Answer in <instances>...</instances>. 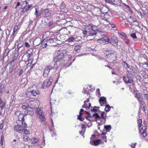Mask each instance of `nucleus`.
<instances>
[{
  "instance_id": "nucleus-18",
  "label": "nucleus",
  "mask_w": 148,
  "mask_h": 148,
  "mask_svg": "<svg viewBox=\"0 0 148 148\" xmlns=\"http://www.w3.org/2000/svg\"><path fill=\"white\" fill-rule=\"evenodd\" d=\"M101 140L98 139L95 140H91L90 141V143L92 145H94L97 146L100 143Z\"/></svg>"
},
{
  "instance_id": "nucleus-39",
  "label": "nucleus",
  "mask_w": 148,
  "mask_h": 148,
  "mask_svg": "<svg viewBox=\"0 0 148 148\" xmlns=\"http://www.w3.org/2000/svg\"><path fill=\"white\" fill-rule=\"evenodd\" d=\"M81 46L80 45H77L75 47V50L77 52L81 48Z\"/></svg>"
},
{
  "instance_id": "nucleus-9",
  "label": "nucleus",
  "mask_w": 148,
  "mask_h": 148,
  "mask_svg": "<svg viewBox=\"0 0 148 148\" xmlns=\"http://www.w3.org/2000/svg\"><path fill=\"white\" fill-rule=\"evenodd\" d=\"M34 103V101L32 100H27L26 102L23 103L21 106L22 108L24 110L27 109L29 107H30V104H32Z\"/></svg>"
},
{
  "instance_id": "nucleus-13",
  "label": "nucleus",
  "mask_w": 148,
  "mask_h": 148,
  "mask_svg": "<svg viewBox=\"0 0 148 148\" xmlns=\"http://www.w3.org/2000/svg\"><path fill=\"white\" fill-rule=\"evenodd\" d=\"M18 117L19 120L16 121V123L18 124L21 123L22 124V125H23L24 122H25L24 121V114L21 112V114L20 115L18 116Z\"/></svg>"
},
{
  "instance_id": "nucleus-28",
  "label": "nucleus",
  "mask_w": 148,
  "mask_h": 148,
  "mask_svg": "<svg viewBox=\"0 0 148 148\" xmlns=\"http://www.w3.org/2000/svg\"><path fill=\"white\" fill-rule=\"evenodd\" d=\"M139 12L141 14V15L143 16H144L146 15V12L145 10H144L143 9H140L139 10Z\"/></svg>"
},
{
  "instance_id": "nucleus-58",
  "label": "nucleus",
  "mask_w": 148,
  "mask_h": 148,
  "mask_svg": "<svg viewBox=\"0 0 148 148\" xmlns=\"http://www.w3.org/2000/svg\"><path fill=\"white\" fill-rule=\"evenodd\" d=\"M75 38L73 37H71L69 38L68 40L69 42H72L74 40Z\"/></svg>"
},
{
  "instance_id": "nucleus-51",
  "label": "nucleus",
  "mask_w": 148,
  "mask_h": 148,
  "mask_svg": "<svg viewBox=\"0 0 148 148\" xmlns=\"http://www.w3.org/2000/svg\"><path fill=\"white\" fill-rule=\"evenodd\" d=\"M63 35H60L57 38L59 40L62 41V40L61 38H63Z\"/></svg>"
},
{
  "instance_id": "nucleus-20",
  "label": "nucleus",
  "mask_w": 148,
  "mask_h": 148,
  "mask_svg": "<svg viewBox=\"0 0 148 148\" xmlns=\"http://www.w3.org/2000/svg\"><path fill=\"white\" fill-rule=\"evenodd\" d=\"M99 102L101 105L102 106V104L104 105L107 103V101L106 98L104 97H102L99 99Z\"/></svg>"
},
{
  "instance_id": "nucleus-8",
  "label": "nucleus",
  "mask_w": 148,
  "mask_h": 148,
  "mask_svg": "<svg viewBox=\"0 0 148 148\" xmlns=\"http://www.w3.org/2000/svg\"><path fill=\"white\" fill-rule=\"evenodd\" d=\"M123 79L125 84L129 85V84H133V78L132 76H126L123 77Z\"/></svg>"
},
{
  "instance_id": "nucleus-48",
  "label": "nucleus",
  "mask_w": 148,
  "mask_h": 148,
  "mask_svg": "<svg viewBox=\"0 0 148 148\" xmlns=\"http://www.w3.org/2000/svg\"><path fill=\"white\" fill-rule=\"evenodd\" d=\"M24 73V71L22 69H21L19 72L18 75L19 76H21Z\"/></svg>"
},
{
  "instance_id": "nucleus-22",
  "label": "nucleus",
  "mask_w": 148,
  "mask_h": 148,
  "mask_svg": "<svg viewBox=\"0 0 148 148\" xmlns=\"http://www.w3.org/2000/svg\"><path fill=\"white\" fill-rule=\"evenodd\" d=\"M134 97L138 101L143 98L142 94L138 92L135 93Z\"/></svg>"
},
{
  "instance_id": "nucleus-15",
  "label": "nucleus",
  "mask_w": 148,
  "mask_h": 148,
  "mask_svg": "<svg viewBox=\"0 0 148 148\" xmlns=\"http://www.w3.org/2000/svg\"><path fill=\"white\" fill-rule=\"evenodd\" d=\"M146 127H144L141 128V129H139V132L143 137H145L147 136L146 134Z\"/></svg>"
},
{
  "instance_id": "nucleus-33",
  "label": "nucleus",
  "mask_w": 148,
  "mask_h": 148,
  "mask_svg": "<svg viewBox=\"0 0 148 148\" xmlns=\"http://www.w3.org/2000/svg\"><path fill=\"white\" fill-rule=\"evenodd\" d=\"M9 51H10V50L9 49H6L5 50V52L3 54V57H5L6 56H7L8 55Z\"/></svg>"
},
{
  "instance_id": "nucleus-27",
  "label": "nucleus",
  "mask_w": 148,
  "mask_h": 148,
  "mask_svg": "<svg viewBox=\"0 0 148 148\" xmlns=\"http://www.w3.org/2000/svg\"><path fill=\"white\" fill-rule=\"evenodd\" d=\"M24 114L25 115L29 114L30 116H32L34 114L33 111H25Z\"/></svg>"
},
{
  "instance_id": "nucleus-3",
  "label": "nucleus",
  "mask_w": 148,
  "mask_h": 148,
  "mask_svg": "<svg viewBox=\"0 0 148 148\" xmlns=\"http://www.w3.org/2000/svg\"><path fill=\"white\" fill-rule=\"evenodd\" d=\"M17 125L15 126L14 127V130L16 132L22 134V132H23V130H24V128L27 127V124L25 122H24L23 125H19L18 123Z\"/></svg>"
},
{
  "instance_id": "nucleus-37",
  "label": "nucleus",
  "mask_w": 148,
  "mask_h": 148,
  "mask_svg": "<svg viewBox=\"0 0 148 148\" xmlns=\"http://www.w3.org/2000/svg\"><path fill=\"white\" fill-rule=\"evenodd\" d=\"M35 10L36 11L35 13V14L36 16V17H37L39 16H40V14H39V10H38L37 8H36Z\"/></svg>"
},
{
  "instance_id": "nucleus-43",
  "label": "nucleus",
  "mask_w": 148,
  "mask_h": 148,
  "mask_svg": "<svg viewBox=\"0 0 148 148\" xmlns=\"http://www.w3.org/2000/svg\"><path fill=\"white\" fill-rule=\"evenodd\" d=\"M30 133L29 131L27 129H25L24 128V130H23V132H22V133L25 134H28Z\"/></svg>"
},
{
  "instance_id": "nucleus-45",
  "label": "nucleus",
  "mask_w": 148,
  "mask_h": 148,
  "mask_svg": "<svg viewBox=\"0 0 148 148\" xmlns=\"http://www.w3.org/2000/svg\"><path fill=\"white\" fill-rule=\"evenodd\" d=\"M30 105V107H29L27 108L26 110L25 111H33L32 108L31 107L32 104Z\"/></svg>"
},
{
  "instance_id": "nucleus-61",
  "label": "nucleus",
  "mask_w": 148,
  "mask_h": 148,
  "mask_svg": "<svg viewBox=\"0 0 148 148\" xmlns=\"http://www.w3.org/2000/svg\"><path fill=\"white\" fill-rule=\"evenodd\" d=\"M143 95L145 99H148V95L147 94H143Z\"/></svg>"
},
{
  "instance_id": "nucleus-42",
  "label": "nucleus",
  "mask_w": 148,
  "mask_h": 148,
  "mask_svg": "<svg viewBox=\"0 0 148 148\" xmlns=\"http://www.w3.org/2000/svg\"><path fill=\"white\" fill-rule=\"evenodd\" d=\"M138 126L139 127V129H140V128L141 127V125H142V119H139L138 121Z\"/></svg>"
},
{
  "instance_id": "nucleus-38",
  "label": "nucleus",
  "mask_w": 148,
  "mask_h": 148,
  "mask_svg": "<svg viewBox=\"0 0 148 148\" xmlns=\"http://www.w3.org/2000/svg\"><path fill=\"white\" fill-rule=\"evenodd\" d=\"M4 86V84L1 83L0 87V92L2 93L3 90V88Z\"/></svg>"
},
{
  "instance_id": "nucleus-56",
  "label": "nucleus",
  "mask_w": 148,
  "mask_h": 148,
  "mask_svg": "<svg viewBox=\"0 0 148 148\" xmlns=\"http://www.w3.org/2000/svg\"><path fill=\"white\" fill-rule=\"evenodd\" d=\"M77 119L81 121H83L84 119L83 118L80 116V115H78L77 116Z\"/></svg>"
},
{
  "instance_id": "nucleus-50",
  "label": "nucleus",
  "mask_w": 148,
  "mask_h": 148,
  "mask_svg": "<svg viewBox=\"0 0 148 148\" xmlns=\"http://www.w3.org/2000/svg\"><path fill=\"white\" fill-rule=\"evenodd\" d=\"M4 123V120H2L0 122V129L2 130L3 128V124Z\"/></svg>"
},
{
  "instance_id": "nucleus-32",
  "label": "nucleus",
  "mask_w": 148,
  "mask_h": 148,
  "mask_svg": "<svg viewBox=\"0 0 148 148\" xmlns=\"http://www.w3.org/2000/svg\"><path fill=\"white\" fill-rule=\"evenodd\" d=\"M23 139L24 141L27 142L30 141L31 140V139L27 136L26 135L24 136Z\"/></svg>"
},
{
  "instance_id": "nucleus-23",
  "label": "nucleus",
  "mask_w": 148,
  "mask_h": 148,
  "mask_svg": "<svg viewBox=\"0 0 148 148\" xmlns=\"http://www.w3.org/2000/svg\"><path fill=\"white\" fill-rule=\"evenodd\" d=\"M5 103L3 102L1 98L0 99V108L1 109L3 110L5 105Z\"/></svg>"
},
{
  "instance_id": "nucleus-24",
  "label": "nucleus",
  "mask_w": 148,
  "mask_h": 148,
  "mask_svg": "<svg viewBox=\"0 0 148 148\" xmlns=\"http://www.w3.org/2000/svg\"><path fill=\"white\" fill-rule=\"evenodd\" d=\"M40 40L41 41L40 44H41V45H42V47L43 48H46L47 46L48 45L47 44V42L46 43H45V42H44V40L45 39L43 40L42 41L41 39H40Z\"/></svg>"
},
{
  "instance_id": "nucleus-26",
  "label": "nucleus",
  "mask_w": 148,
  "mask_h": 148,
  "mask_svg": "<svg viewBox=\"0 0 148 148\" xmlns=\"http://www.w3.org/2000/svg\"><path fill=\"white\" fill-rule=\"evenodd\" d=\"M39 140V139H37L36 138L34 137V138L31 139L30 141L32 144H35L37 143Z\"/></svg>"
},
{
  "instance_id": "nucleus-7",
  "label": "nucleus",
  "mask_w": 148,
  "mask_h": 148,
  "mask_svg": "<svg viewBox=\"0 0 148 148\" xmlns=\"http://www.w3.org/2000/svg\"><path fill=\"white\" fill-rule=\"evenodd\" d=\"M105 113L104 112H102L101 114V117L97 113H95L92 115V117H95V119H99L100 120L101 122H102V121H101V118H102L104 120V123H105L106 121V118L104 116V114Z\"/></svg>"
},
{
  "instance_id": "nucleus-63",
  "label": "nucleus",
  "mask_w": 148,
  "mask_h": 148,
  "mask_svg": "<svg viewBox=\"0 0 148 148\" xmlns=\"http://www.w3.org/2000/svg\"><path fill=\"white\" fill-rule=\"evenodd\" d=\"M85 112L86 113V114L88 115V117H92V116H90V114L89 112L86 111H85Z\"/></svg>"
},
{
  "instance_id": "nucleus-59",
  "label": "nucleus",
  "mask_w": 148,
  "mask_h": 148,
  "mask_svg": "<svg viewBox=\"0 0 148 148\" xmlns=\"http://www.w3.org/2000/svg\"><path fill=\"white\" fill-rule=\"evenodd\" d=\"M91 111L92 112H97V110L95 108H92V107H91Z\"/></svg>"
},
{
  "instance_id": "nucleus-57",
  "label": "nucleus",
  "mask_w": 148,
  "mask_h": 148,
  "mask_svg": "<svg viewBox=\"0 0 148 148\" xmlns=\"http://www.w3.org/2000/svg\"><path fill=\"white\" fill-rule=\"evenodd\" d=\"M137 143H132L131 145L130 146L132 148H135V146L136 145Z\"/></svg>"
},
{
  "instance_id": "nucleus-64",
  "label": "nucleus",
  "mask_w": 148,
  "mask_h": 148,
  "mask_svg": "<svg viewBox=\"0 0 148 148\" xmlns=\"http://www.w3.org/2000/svg\"><path fill=\"white\" fill-rule=\"evenodd\" d=\"M110 25L113 28H114L116 27L115 25L114 24L112 23H110Z\"/></svg>"
},
{
  "instance_id": "nucleus-5",
  "label": "nucleus",
  "mask_w": 148,
  "mask_h": 148,
  "mask_svg": "<svg viewBox=\"0 0 148 148\" xmlns=\"http://www.w3.org/2000/svg\"><path fill=\"white\" fill-rule=\"evenodd\" d=\"M53 68L51 65L46 66L44 70L43 75L45 77H48L50 71Z\"/></svg>"
},
{
  "instance_id": "nucleus-14",
  "label": "nucleus",
  "mask_w": 148,
  "mask_h": 148,
  "mask_svg": "<svg viewBox=\"0 0 148 148\" xmlns=\"http://www.w3.org/2000/svg\"><path fill=\"white\" fill-rule=\"evenodd\" d=\"M88 29H90L91 31L90 32H88V36H94L96 34V32H95V30H93L92 26L90 25L88 27Z\"/></svg>"
},
{
  "instance_id": "nucleus-19",
  "label": "nucleus",
  "mask_w": 148,
  "mask_h": 148,
  "mask_svg": "<svg viewBox=\"0 0 148 148\" xmlns=\"http://www.w3.org/2000/svg\"><path fill=\"white\" fill-rule=\"evenodd\" d=\"M124 64L123 65L127 69H129V70L133 71L134 69V66L132 65H129L127 63H126L125 62H123Z\"/></svg>"
},
{
  "instance_id": "nucleus-54",
  "label": "nucleus",
  "mask_w": 148,
  "mask_h": 148,
  "mask_svg": "<svg viewBox=\"0 0 148 148\" xmlns=\"http://www.w3.org/2000/svg\"><path fill=\"white\" fill-rule=\"evenodd\" d=\"M53 21L52 20L50 21L48 24V26L49 27H51L52 25L53 24Z\"/></svg>"
},
{
  "instance_id": "nucleus-6",
  "label": "nucleus",
  "mask_w": 148,
  "mask_h": 148,
  "mask_svg": "<svg viewBox=\"0 0 148 148\" xmlns=\"http://www.w3.org/2000/svg\"><path fill=\"white\" fill-rule=\"evenodd\" d=\"M106 57L110 61H113L116 60L117 58L116 54L114 52L107 55Z\"/></svg>"
},
{
  "instance_id": "nucleus-36",
  "label": "nucleus",
  "mask_w": 148,
  "mask_h": 148,
  "mask_svg": "<svg viewBox=\"0 0 148 148\" xmlns=\"http://www.w3.org/2000/svg\"><path fill=\"white\" fill-rule=\"evenodd\" d=\"M104 127L107 131L110 130L111 129V126L110 125H105Z\"/></svg>"
},
{
  "instance_id": "nucleus-53",
  "label": "nucleus",
  "mask_w": 148,
  "mask_h": 148,
  "mask_svg": "<svg viewBox=\"0 0 148 148\" xmlns=\"http://www.w3.org/2000/svg\"><path fill=\"white\" fill-rule=\"evenodd\" d=\"M138 101L139 102V104L144 103L145 102L143 98H142V99H141L138 100Z\"/></svg>"
},
{
  "instance_id": "nucleus-46",
  "label": "nucleus",
  "mask_w": 148,
  "mask_h": 148,
  "mask_svg": "<svg viewBox=\"0 0 148 148\" xmlns=\"http://www.w3.org/2000/svg\"><path fill=\"white\" fill-rule=\"evenodd\" d=\"M21 112H22L21 111L17 110L15 112V114L18 117L20 115V114H21Z\"/></svg>"
},
{
  "instance_id": "nucleus-4",
  "label": "nucleus",
  "mask_w": 148,
  "mask_h": 148,
  "mask_svg": "<svg viewBox=\"0 0 148 148\" xmlns=\"http://www.w3.org/2000/svg\"><path fill=\"white\" fill-rule=\"evenodd\" d=\"M66 53V50H61L58 51V53L57 56L54 59V61L58 62L60 60L63 58L64 55Z\"/></svg>"
},
{
  "instance_id": "nucleus-52",
  "label": "nucleus",
  "mask_w": 148,
  "mask_h": 148,
  "mask_svg": "<svg viewBox=\"0 0 148 148\" xmlns=\"http://www.w3.org/2000/svg\"><path fill=\"white\" fill-rule=\"evenodd\" d=\"M14 69V66H11L9 69V71L10 73H11L13 72Z\"/></svg>"
},
{
  "instance_id": "nucleus-35",
  "label": "nucleus",
  "mask_w": 148,
  "mask_h": 148,
  "mask_svg": "<svg viewBox=\"0 0 148 148\" xmlns=\"http://www.w3.org/2000/svg\"><path fill=\"white\" fill-rule=\"evenodd\" d=\"M81 9L82 13L84 14L88 12L87 9L86 8H84V7H82Z\"/></svg>"
},
{
  "instance_id": "nucleus-60",
  "label": "nucleus",
  "mask_w": 148,
  "mask_h": 148,
  "mask_svg": "<svg viewBox=\"0 0 148 148\" xmlns=\"http://www.w3.org/2000/svg\"><path fill=\"white\" fill-rule=\"evenodd\" d=\"M25 46L26 47L29 48L30 47V45L28 42H25Z\"/></svg>"
},
{
  "instance_id": "nucleus-55",
  "label": "nucleus",
  "mask_w": 148,
  "mask_h": 148,
  "mask_svg": "<svg viewBox=\"0 0 148 148\" xmlns=\"http://www.w3.org/2000/svg\"><path fill=\"white\" fill-rule=\"evenodd\" d=\"M96 94L98 95V97H99V96H100L101 94L100 93L99 89H98L96 91Z\"/></svg>"
},
{
  "instance_id": "nucleus-12",
  "label": "nucleus",
  "mask_w": 148,
  "mask_h": 148,
  "mask_svg": "<svg viewBox=\"0 0 148 148\" xmlns=\"http://www.w3.org/2000/svg\"><path fill=\"white\" fill-rule=\"evenodd\" d=\"M48 45L49 46H56L57 44L55 41L56 39L55 38H50L47 40Z\"/></svg>"
},
{
  "instance_id": "nucleus-10",
  "label": "nucleus",
  "mask_w": 148,
  "mask_h": 148,
  "mask_svg": "<svg viewBox=\"0 0 148 148\" xmlns=\"http://www.w3.org/2000/svg\"><path fill=\"white\" fill-rule=\"evenodd\" d=\"M110 38L106 36H104L101 39L98 40V42L102 44H105V43L107 42L108 43L110 41Z\"/></svg>"
},
{
  "instance_id": "nucleus-11",
  "label": "nucleus",
  "mask_w": 148,
  "mask_h": 148,
  "mask_svg": "<svg viewBox=\"0 0 148 148\" xmlns=\"http://www.w3.org/2000/svg\"><path fill=\"white\" fill-rule=\"evenodd\" d=\"M118 40L115 37H111L110 38V41L109 42L112 45L114 46H116L117 45Z\"/></svg>"
},
{
  "instance_id": "nucleus-16",
  "label": "nucleus",
  "mask_w": 148,
  "mask_h": 148,
  "mask_svg": "<svg viewBox=\"0 0 148 148\" xmlns=\"http://www.w3.org/2000/svg\"><path fill=\"white\" fill-rule=\"evenodd\" d=\"M100 11L103 14L107 13L109 11V9L105 6H102L99 8Z\"/></svg>"
},
{
  "instance_id": "nucleus-29",
  "label": "nucleus",
  "mask_w": 148,
  "mask_h": 148,
  "mask_svg": "<svg viewBox=\"0 0 148 148\" xmlns=\"http://www.w3.org/2000/svg\"><path fill=\"white\" fill-rule=\"evenodd\" d=\"M126 69L127 70L126 71V76H131L133 77V75H132V73L131 71H132L128 70L127 68H126Z\"/></svg>"
},
{
  "instance_id": "nucleus-21",
  "label": "nucleus",
  "mask_w": 148,
  "mask_h": 148,
  "mask_svg": "<svg viewBox=\"0 0 148 148\" xmlns=\"http://www.w3.org/2000/svg\"><path fill=\"white\" fill-rule=\"evenodd\" d=\"M127 21L130 23H132L135 21H136V18L132 16H130L127 18Z\"/></svg>"
},
{
  "instance_id": "nucleus-30",
  "label": "nucleus",
  "mask_w": 148,
  "mask_h": 148,
  "mask_svg": "<svg viewBox=\"0 0 148 148\" xmlns=\"http://www.w3.org/2000/svg\"><path fill=\"white\" fill-rule=\"evenodd\" d=\"M21 9H23V10L22 11L23 12H26L29 10L27 5H25L24 7H22Z\"/></svg>"
},
{
  "instance_id": "nucleus-1",
  "label": "nucleus",
  "mask_w": 148,
  "mask_h": 148,
  "mask_svg": "<svg viewBox=\"0 0 148 148\" xmlns=\"http://www.w3.org/2000/svg\"><path fill=\"white\" fill-rule=\"evenodd\" d=\"M27 92L26 94V95L28 97H29V95H28L29 94V93L31 95L34 96H35L39 94L40 93L39 91L38 90L36 86L35 85L30 86L27 89Z\"/></svg>"
},
{
  "instance_id": "nucleus-31",
  "label": "nucleus",
  "mask_w": 148,
  "mask_h": 148,
  "mask_svg": "<svg viewBox=\"0 0 148 148\" xmlns=\"http://www.w3.org/2000/svg\"><path fill=\"white\" fill-rule=\"evenodd\" d=\"M106 107L105 108V111L106 112H108V111H110V110L111 107L108 104H106L105 106Z\"/></svg>"
},
{
  "instance_id": "nucleus-44",
  "label": "nucleus",
  "mask_w": 148,
  "mask_h": 148,
  "mask_svg": "<svg viewBox=\"0 0 148 148\" xmlns=\"http://www.w3.org/2000/svg\"><path fill=\"white\" fill-rule=\"evenodd\" d=\"M114 1H115L114 0L113 1L112 0H106V2L110 3L112 4H115V3H114Z\"/></svg>"
},
{
  "instance_id": "nucleus-41",
  "label": "nucleus",
  "mask_w": 148,
  "mask_h": 148,
  "mask_svg": "<svg viewBox=\"0 0 148 148\" xmlns=\"http://www.w3.org/2000/svg\"><path fill=\"white\" fill-rule=\"evenodd\" d=\"M39 118L40 119V120L42 121H44L45 120L44 116L42 115H40L39 116Z\"/></svg>"
},
{
  "instance_id": "nucleus-62",
  "label": "nucleus",
  "mask_w": 148,
  "mask_h": 148,
  "mask_svg": "<svg viewBox=\"0 0 148 148\" xmlns=\"http://www.w3.org/2000/svg\"><path fill=\"white\" fill-rule=\"evenodd\" d=\"M102 138H103V139L104 140L105 142H107V137L106 136H102Z\"/></svg>"
},
{
  "instance_id": "nucleus-17",
  "label": "nucleus",
  "mask_w": 148,
  "mask_h": 148,
  "mask_svg": "<svg viewBox=\"0 0 148 148\" xmlns=\"http://www.w3.org/2000/svg\"><path fill=\"white\" fill-rule=\"evenodd\" d=\"M42 12L43 13H44L45 16L46 17L50 16L51 15L50 10L48 9H43L42 10Z\"/></svg>"
},
{
  "instance_id": "nucleus-34",
  "label": "nucleus",
  "mask_w": 148,
  "mask_h": 148,
  "mask_svg": "<svg viewBox=\"0 0 148 148\" xmlns=\"http://www.w3.org/2000/svg\"><path fill=\"white\" fill-rule=\"evenodd\" d=\"M17 59V57L16 56H13L12 60L9 62V64L10 65H12L14 62H15Z\"/></svg>"
},
{
  "instance_id": "nucleus-2",
  "label": "nucleus",
  "mask_w": 148,
  "mask_h": 148,
  "mask_svg": "<svg viewBox=\"0 0 148 148\" xmlns=\"http://www.w3.org/2000/svg\"><path fill=\"white\" fill-rule=\"evenodd\" d=\"M53 80L52 77H50L49 78L46 79L42 82V84L41 83L40 84H39V85L41 86V88H45L51 84Z\"/></svg>"
},
{
  "instance_id": "nucleus-25",
  "label": "nucleus",
  "mask_w": 148,
  "mask_h": 148,
  "mask_svg": "<svg viewBox=\"0 0 148 148\" xmlns=\"http://www.w3.org/2000/svg\"><path fill=\"white\" fill-rule=\"evenodd\" d=\"M123 34L121 35L123 36L124 37V38L126 40L125 42V43L127 45H129V44L130 40L127 38V36L124 33H123Z\"/></svg>"
},
{
  "instance_id": "nucleus-40",
  "label": "nucleus",
  "mask_w": 148,
  "mask_h": 148,
  "mask_svg": "<svg viewBox=\"0 0 148 148\" xmlns=\"http://www.w3.org/2000/svg\"><path fill=\"white\" fill-rule=\"evenodd\" d=\"M55 63L54 66H52L53 67V68H55L56 70H57L58 68V64L57 63L58 62L55 61Z\"/></svg>"
},
{
  "instance_id": "nucleus-47",
  "label": "nucleus",
  "mask_w": 148,
  "mask_h": 148,
  "mask_svg": "<svg viewBox=\"0 0 148 148\" xmlns=\"http://www.w3.org/2000/svg\"><path fill=\"white\" fill-rule=\"evenodd\" d=\"M131 36L134 39L137 38L135 33H133L130 34Z\"/></svg>"
},
{
  "instance_id": "nucleus-49",
  "label": "nucleus",
  "mask_w": 148,
  "mask_h": 148,
  "mask_svg": "<svg viewBox=\"0 0 148 148\" xmlns=\"http://www.w3.org/2000/svg\"><path fill=\"white\" fill-rule=\"evenodd\" d=\"M36 112L38 113V114H40V113H41L42 112V111L40 109V108H37L36 109Z\"/></svg>"
}]
</instances>
